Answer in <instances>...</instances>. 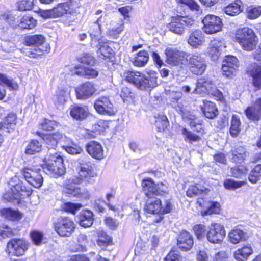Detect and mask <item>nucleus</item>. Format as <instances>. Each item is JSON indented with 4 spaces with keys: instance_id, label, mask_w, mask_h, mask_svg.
<instances>
[{
    "instance_id": "obj_1",
    "label": "nucleus",
    "mask_w": 261,
    "mask_h": 261,
    "mask_svg": "<svg viewBox=\"0 0 261 261\" xmlns=\"http://www.w3.org/2000/svg\"><path fill=\"white\" fill-rule=\"evenodd\" d=\"M165 93L168 96L169 104L171 107L180 114L185 121H187L192 128H196L195 130H201L203 129L202 121L197 119L195 115H192L186 110L183 104L181 92L165 89Z\"/></svg>"
},
{
    "instance_id": "obj_2",
    "label": "nucleus",
    "mask_w": 261,
    "mask_h": 261,
    "mask_svg": "<svg viewBox=\"0 0 261 261\" xmlns=\"http://www.w3.org/2000/svg\"><path fill=\"white\" fill-rule=\"evenodd\" d=\"M126 81L141 90H150L158 86V73L150 70L146 73L127 71L124 73Z\"/></svg>"
},
{
    "instance_id": "obj_3",
    "label": "nucleus",
    "mask_w": 261,
    "mask_h": 261,
    "mask_svg": "<svg viewBox=\"0 0 261 261\" xmlns=\"http://www.w3.org/2000/svg\"><path fill=\"white\" fill-rule=\"evenodd\" d=\"M234 40L243 49L247 51L255 49L258 43V38L255 32L248 27L238 30L235 33Z\"/></svg>"
},
{
    "instance_id": "obj_4",
    "label": "nucleus",
    "mask_w": 261,
    "mask_h": 261,
    "mask_svg": "<svg viewBox=\"0 0 261 261\" xmlns=\"http://www.w3.org/2000/svg\"><path fill=\"white\" fill-rule=\"evenodd\" d=\"M196 21L192 16L177 15L171 18L170 22L167 25L169 31L173 33L182 35L195 26Z\"/></svg>"
},
{
    "instance_id": "obj_5",
    "label": "nucleus",
    "mask_w": 261,
    "mask_h": 261,
    "mask_svg": "<svg viewBox=\"0 0 261 261\" xmlns=\"http://www.w3.org/2000/svg\"><path fill=\"white\" fill-rule=\"evenodd\" d=\"M44 161L46 164L44 169L47 170L51 176L57 178L65 173L63 159L59 155L50 154L44 159Z\"/></svg>"
},
{
    "instance_id": "obj_6",
    "label": "nucleus",
    "mask_w": 261,
    "mask_h": 261,
    "mask_svg": "<svg viewBox=\"0 0 261 261\" xmlns=\"http://www.w3.org/2000/svg\"><path fill=\"white\" fill-rule=\"evenodd\" d=\"M32 193L31 188L26 187L23 182L20 181L13 186L11 188L10 192L5 194L3 197L7 201L18 203L20 198L28 197Z\"/></svg>"
},
{
    "instance_id": "obj_7",
    "label": "nucleus",
    "mask_w": 261,
    "mask_h": 261,
    "mask_svg": "<svg viewBox=\"0 0 261 261\" xmlns=\"http://www.w3.org/2000/svg\"><path fill=\"white\" fill-rule=\"evenodd\" d=\"M55 231L62 237H70L74 232L75 225L68 217H60L54 222Z\"/></svg>"
},
{
    "instance_id": "obj_8",
    "label": "nucleus",
    "mask_w": 261,
    "mask_h": 261,
    "mask_svg": "<svg viewBox=\"0 0 261 261\" xmlns=\"http://www.w3.org/2000/svg\"><path fill=\"white\" fill-rule=\"evenodd\" d=\"M188 66L193 74L198 75L202 74L207 67L205 60L198 54L188 55L186 56Z\"/></svg>"
},
{
    "instance_id": "obj_9",
    "label": "nucleus",
    "mask_w": 261,
    "mask_h": 261,
    "mask_svg": "<svg viewBox=\"0 0 261 261\" xmlns=\"http://www.w3.org/2000/svg\"><path fill=\"white\" fill-rule=\"evenodd\" d=\"M25 42L27 46H34L35 52L31 51L29 56L31 58H37L44 52L47 51V48L44 47L42 45L45 42V37L40 34L27 36L25 37Z\"/></svg>"
},
{
    "instance_id": "obj_10",
    "label": "nucleus",
    "mask_w": 261,
    "mask_h": 261,
    "mask_svg": "<svg viewBox=\"0 0 261 261\" xmlns=\"http://www.w3.org/2000/svg\"><path fill=\"white\" fill-rule=\"evenodd\" d=\"M203 31L206 34H212L221 30L223 22L221 19L216 15L208 14L202 19Z\"/></svg>"
},
{
    "instance_id": "obj_11",
    "label": "nucleus",
    "mask_w": 261,
    "mask_h": 261,
    "mask_svg": "<svg viewBox=\"0 0 261 261\" xmlns=\"http://www.w3.org/2000/svg\"><path fill=\"white\" fill-rule=\"evenodd\" d=\"M41 170L36 168L25 167L21 170V173L25 180L32 186L38 188L43 183V177L40 173Z\"/></svg>"
},
{
    "instance_id": "obj_12",
    "label": "nucleus",
    "mask_w": 261,
    "mask_h": 261,
    "mask_svg": "<svg viewBox=\"0 0 261 261\" xmlns=\"http://www.w3.org/2000/svg\"><path fill=\"white\" fill-rule=\"evenodd\" d=\"M94 107L96 112L101 115L113 116L115 114L113 104L108 97L101 96L95 100Z\"/></svg>"
},
{
    "instance_id": "obj_13",
    "label": "nucleus",
    "mask_w": 261,
    "mask_h": 261,
    "mask_svg": "<svg viewBox=\"0 0 261 261\" xmlns=\"http://www.w3.org/2000/svg\"><path fill=\"white\" fill-rule=\"evenodd\" d=\"M70 8V4L67 2L58 4L53 9L40 11V15L44 18H58L67 13Z\"/></svg>"
},
{
    "instance_id": "obj_14",
    "label": "nucleus",
    "mask_w": 261,
    "mask_h": 261,
    "mask_svg": "<svg viewBox=\"0 0 261 261\" xmlns=\"http://www.w3.org/2000/svg\"><path fill=\"white\" fill-rule=\"evenodd\" d=\"M246 72L251 78V84L255 91L261 90V64L253 62L248 65Z\"/></svg>"
},
{
    "instance_id": "obj_15",
    "label": "nucleus",
    "mask_w": 261,
    "mask_h": 261,
    "mask_svg": "<svg viewBox=\"0 0 261 261\" xmlns=\"http://www.w3.org/2000/svg\"><path fill=\"white\" fill-rule=\"evenodd\" d=\"M28 246V243L22 239H12L7 244L9 253L17 256L23 255Z\"/></svg>"
},
{
    "instance_id": "obj_16",
    "label": "nucleus",
    "mask_w": 261,
    "mask_h": 261,
    "mask_svg": "<svg viewBox=\"0 0 261 261\" xmlns=\"http://www.w3.org/2000/svg\"><path fill=\"white\" fill-rule=\"evenodd\" d=\"M225 236V230L223 226L216 223L212 226L207 231L206 237L209 242L217 244L221 243Z\"/></svg>"
},
{
    "instance_id": "obj_17",
    "label": "nucleus",
    "mask_w": 261,
    "mask_h": 261,
    "mask_svg": "<svg viewBox=\"0 0 261 261\" xmlns=\"http://www.w3.org/2000/svg\"><path fill=\"white\" fill-rule=\"evenodd\" d=\"M224 62L222 66V73L227 77H230L238 67V60L233 56L228 55L225 57Z\"/></svg>"
},
{
    "instance_id": "obj_18",
    "label": "nucleus",
    "mask_w": 261,
    "mask_h": 261,
    "mask_svg": "<svg viewBox=\"0 0 261 261\" xmlns=\"http://www.w3.org/2000/svg\"><path fill=\"white\" fill-rule=\"evenodd\" d=\"M247 118L253 121H258L261 119V98H257L251 106L245 110Z\"/></svg>"
},
{
    "instance_id": "obj_19",
    "label": "nucleus",
    "mask_w": 261,
    "mask_h": 261,
    "mask_svg": "<svg viewBox=\"0 0 261 261\" xmlns=\"http://www.w3.org/2000/svg\"><path fill=\"white\" fill-rule=\"evenodd\" d=\"M197 203L201 207L205 208L201 212L203 216L217 214L220 211V204L217 202L205 201L203 198H198Z\"/></svg>"
},
{
    "instance_id": "obj_20",
    "label": "nucleus",
    "mask_w": 261,
    "mask_h": 261,
    "mask_svg": "<svg viewBox=\"0 0 261 261\" xmlns=\"http://www.w3.org/2000/svg\"><path fill=\"white\" fill-rule=\"evenodd\" d=\"M162 210L161 201L155 196L147 197L146 199V204L144 211L149 214H159Z\"/></svg>"
},
{
    "instance_id": "obj_21",
    "label": "nucleus",
    "mask_w": 261,
    "mask_h": 261,
    "mask_svg": "<svg viewBox=\"0 0 261 261\" xmlns=\"http://www.w3.org/2000/svg\"><path fill=\"white\" fill-rule=\"evenodd\" d=\"M95 91L93 84L90 82H86L76 89V94L78 99H86L91 97Z\"/></svg>"
},
{
    "instance_id": "obj_22",
    "label": "nucleus",
    "mask_w": 261,
    "mask_h": 261,
    "mask_svg": "<svg viewBox=\"0 0 261 261\" xmlns=\"http://www.w3.org/2000/svg\"><path fill=\"white\" fill-rule=\"evenodd\" d=\"M194 244L193 236L187 231L183 230L178 235L177 245L182 251L189 250Z\"/></svg>"
},
{
    "instance_id": "obj_23",
    "label": "nucleus",
    "mask_w": 261,
    "mask_h": 261,
    "mask_svg": "<svg viewBox=\"0 0 261 261\" xmlns=\"http://www.w3.org/2000/svg\"><path fill=\"white\" fill-rule=\"evenodd\" d=\"M94 174L91 166L88 164H81L79 172V178L74 177L71 179L72 182L75 184H79L83 180L89 182L90 178L94 177Z\"/></svg>"
},
{
    "instance_id": "obj_24",
    "label": "nucleus",
    "mask_w": 261,
    "mask_h": 261,
    "mask_svg": "<svg viewBox=\"0 0 261 261\" xmlns=\"http://www.w3.org/2000/svg\"><path fill=\"white\" fill-rule=\"evenodd\" d=\"M1 86L8 87L10 90H16L18 88V84L12 78L0 73V100H3L6 96V91L1 88Z\"/></svg>"
},
{
    "instance_id": "obj_25",
    "label": "nucleus",
    "mask_w": 261,
    "mask_h": 261,
    "mask_svg": "<svg viewBox=\"0 0 261 261\" xmlns=\"http://www.w3.org/2000/svg\"><path fill=\"white\" fill-rule=\"evenodd\" d=\"M213 86V82L211 79L208 76H203L198 79L193 93L194 94L205 93L212 89Z\"/></svg>"
},
{
    "instance_id": "obj_26",
    "label": "nucleus",
    "mask_w": 261,
    "mask_h": 261,
    "mask_svg": "<svg viewBox=\"0 0 261 261\" xmlns=\"http://www.w3.org/2000/svg\"><path fill=\"white\" fill-rule=\"evenodd\" d=\"M165 54L167 57V62L172 65L178 66L184 57V52L180 51L176 48H167L165 50Z\"/></svg>"
},
{
    "instance_id": "obj_27",
    "label": "nucleus",
    "mask_w": 261,
    "mask_h": 261,
    "mask_svg": "<svg viewBox=\"0 0 261 261\" xmlns=\"http://www.w3.org/2000/svg\"><path fill=\"white\" fill-rule=\"evenodd\" d=\"M87 151L93 158L101 160L103 157V150L101 144L95 141L89 142L86 146Z\"/></svg>"
},
{
    "instance_id": "obj_28",
    "label": "nucleus",
    "mask_w": 261,
    "mask_h": 261,
    "mask_svg": "<svg viewBox=\"0 0 261 261\" xmlns=\"http://www.w3.org/2000/svg\"><path fill=\"white\" fill-rule=\"evenodd\" d=\"M36 134L44 140L50 148L55 147L61 138V135L59 132L52 134H45L42 132H36Z\"/></svg>"
},
{
    "instance_id": "obj_29",
    "label": "nucleus",
    "mask_w": 261,
    "mask_h": 261,
    "mask_svg": "<svg viewBox=\"0 0 261 261\" xmlns=\"http://www.w3.org/2000/svg\"><path fill=\"white\" fill-rule=\"evenodd\" d=\"M201 110L205 117L209 119L214 118L218 114L215 103L209 101H203Z\"/></svg>"
},
{
    "instance_id": "obj_30",
    "label": "nucleus",
    "mask_w": 261,
    "mask_h": 261,
    "mask_svg": "<svg viewBox=\"0 0 261 261\" xmlns=\"http://www.w3.org/2000/svg\"><path fill=\"white\" fill-rule=\"evenodd\" d=\"M247 156L246 149L243 146H239L231 151L230 160L236 163L244 162Z\"/></svg>"
},
{
    "instance_id": "obj_31",
    "label": "nucleus",
    "mask_w": 261,
    "mask_h": 261,
    "mask_svg": "<svg viewBox=\"0 0 261 261\" xmlns=\"http://www.w3.org/2000/svg\"><path fill=\"white\" fill-rule=\"evenodd\" d=\"M0 21L7 27L15 28L18 26V20H17L16 16L10 11L1 12Z\"/></svg>"
},
{
    "instance_id": "obj_32",
    "label": "nucleus",
    "mask_w": 261,
    "mask_h": 261,
    "mask_svg": "<svg viewBox=\"0 0 261 261\" xmlns=\"http://www.w3.org/2000/svg\"><path fill=\"white\" fill-rule=\"evenodd\" d=\"M102 16H99L97 20L94 22L91 25L89 32L92 41H101V23Z\"/></svg>"
},
{
    "instance_id": "obj_33",
    "label": "nucleus",
    "mask_w": 261,
    "mask_h": 261,
    "mask_svg": "<svg viewBox=\"0 0 261 261\" xmlns=\"http://www.w3.org/2000/svg\"><path fill=\"white\" fill-rule=\"evenodd\" d=\"M70 115L74 119L82 120L85 119L88 113V109L86 106H73L70 112Z\"/></svg>"
},
{
    "instance_id": "obj_34",
    "label": "nucleus",
    "mask_w": 261,
    "mask_h": 261,
    "mask_svg": "<svg viewBox=\"0 0 261 261\" xmlns=\"http://www.w3.org/2000/svg\"><path fill=\"white\" fill-rule=\"evenodd\" d=\"M93 214L89 210L82 211L79 217V224L83 227H90L93 223Z\"/></svg>"
},
{
    "instance_id": "obj_35",
    "label": "nucleus",
    "mask_w": 261,
    "mask_h": 261,
    "mask_svg": "<svg viewBox=\"0 0 261 261\" xmlns=\"http://www.w3.org/2000/svg\"><path fill=\"white\" fill-rule=\"evenodd\" d=\"M97 48L98 56L102 59H110L113 54V49L108 45L107 42H102L101 40L98 42Z\"/></svg>"
},
{
    "instance_id": "obj_36",
    "label": "nucleus",
    "mask_w": 261,
    "mask_h": 261,
    "mask_svg": "<svg viewBox=\"0 0 261 261\" xmlns=\"http://www.w3.org/2000/svg\"><path fill=\"white\" fill-rule=\"evenodd\" d=\"M204 41V34L201 31L197 30L192 32L188 40V43L195 48L201 45Z\"/></svg>"
},
{
    "instance_id": "obj_37",
    "label": "nucleus",
    "mask_w": 261,
    "mask_h": 261,
    "mask_svg": "<svg viewBox=\"0 0 261 261\" xmlns=\"http://www.w3.org/2000/svg\"><path fill=\"white\" fill-rule=\"evenodd\" d=\"M243 3L241 0H236L234 3L229 4L224 8V12L227 15L236 16L243 10Z\"/></svg>"
},
{
    "instance_id": "obj_38",
    "label": "nucleus",
    "mask_w": 261,
    "mask_h": 261,
    "mask_svg": "<svg viewBox=\"0 0 261 261\" xmlns=\"http://www.w3.org/2000/svg\"><path fill=\"white\" fill-rule=\"evenodd\" d=\"M37 21L30 15L23 16L19 19L18 26L22 29L31 30L37 25Z\"/></svg>"
},
{
    "instance_id": "obj_39",
    "label": "nucleus",
    "mask_w": 261,
    "mask_h": 261,
    "mask_svg": "<svg viewBox=\"0 0 261 261\" xmlns=\"http://www.w3.org/2000/svg\"><path fill=\"white\" fill-rule=\"evenodd\" d=\"M17 121V116L14 113H10L4 119V124L0 122L1 129H14Z\"/></svg>"
},
{
    "instance_id": "obj_40",
    "label": "nucleus",
    "mask_w": 261,
    "mask_h": 261,
    "mask_svg": "<svg viewBox=\"0 0 261 261\" xmlns=\"http://www.w3.org/2000/svg\"><path fill=\"white\" fill-rule=\"evenodd\" d=\"M252 252L253 251L251 246H246L237 250L234 253V257L238 261H244L247 259Z\"/></svg>"
},
{
    "instance_id": "obj_41",
    "label": "nucleus",
    "mask_w": 261,
    "mask_h": 261,
    "mask_svg": "<svg viewBox=\"0 0 261 261\" xmlns=\"http://www.w3.org/2000/svg\"><path fill=\"white\" fill-rule=\"evenodd\" d=\"M1 215L11 221H17L22 218L21 214L16 210L11 208H3L0 211Z\"/></svg>"
},
{
    "instance_id": "obj_42",
    "label": "nucleus",
    "mask_w": 261,
    "mask_h": 261,
    "mask_svg": "<svg viewBox=\"0 0 261 261\" xmlns=\"http://www.w3.org/2000/svg\"><path fill=\"white\" fill-rule=\"evenodd\" d=\"M149 60V54L147 51L142 50L138 52L133 61V64L137 67L144 66Z\"/></svg>"
},
{
    "instance_id": "obj_43",
    "label": "nucleus",
    "mask_w": 261,
    "mask_h": 261,
    "mask_svg": "<svg viewBox=\"0 0 261 261\" xmlns=\"http://www.w3.org/2000/svg\"><path fill=\"white\" fill-rule=\"evenodd\" d=\"M206 194V189L201 187L200 185H191L187 191V195L190 197L198 196H204Z\"/></svg>"
},
{
    "instance_id": "obj_44",
    "label": "nucleus",
    "mask_w": 261,
    "mask_h": 261,
    "mask_svg": "<svg viewBox=\"0 0 261 261\" xmlns=\"http://www.w3.org/2000/svg\"><path fill=\"white\" fill-rule=\"evenodd\" d=\"M143 191L146 197L153 196L155 184L150 178L144 179L142 181Z\"/></svg>"
},
{
    "instance_id": "obj_45",
    "label": "nucleus",
    "mask_w": 261,
    "mask_h": 261,
    "mask_svg": "<svg viewBox=\"0 0 261 261\" xmlns=\"http://www.w3.org/2000/svg\"><path fill=\"white\" fill-rule=\"evenodd\" d=\"M244 232L239 229H236L232 230L229 234V239L230 242L233 244H237L240 241L245 240Z\"/></svg>"
},
{
    "instance_id": "obj_46",
    "label": "nucleus",
    "mask_w": 261,
    "mask_h": 261,
    "mask_svg": "<svg viewBox=\"0 0 261 261\" xmlns=\"http://www.w3.org/2000/svg\"><path fill=\"white\" fill-rule=\"evenodd\" d=\"M112 25L113 26L108 29V34L112 39H117L119 37V34L124 30V24L121 22L115 25V23L113 22Z\"/></svg>"
},
{
    "instance_id": "obj_47",
    "label": "nucleus",
    "mask_w": 261,
    "mask_h": 261,
    "mask_svg": "<svg viewBox=\"0 0 261 261\" xmlns=\"http://www.w3.org/2000/svg\"><path fill=\"white\" fill-rule=\"evenodd\" d=\"M261 178V164L256 165L250 171L248 176L249 181L252 184H256Z\"/></svg>"
},
{
    "instance_id": "obj_48",
    "label": "nucleus",
    "mask_w": 261,
    "mask_h": 261,
    "mask_svg": "<svg viewBox=\"0 0 261 261\" xmlns=\"http://www.w3.org/2000/svg\"><path fill=\"white\" fill-rule=\"evenodd\" d=\"M41 147L42 145L39 141L33 140L27 146L25 153L28 154H34L40 152L41 150Z\"/></svg>"
},
{
    "instance_id": "obj_49",
    "label": "nucleus",
    "mask_w": 261,
    "mask_h": 261,
    "mask_svg": "<svg viewBox=\"0 0 261 261\" xmlns=\"http://www.w3.org/2000/svg\"><path fill=\"white\" fill-rule=\"evenodd\" d=\"M155 125L158 130H166V129H168L169 122L167 117L164 115H160L155 120Z\"/></svg>"
},
{
    "instance_id": "obj_50",
    "label": "nucleus",
    "mask_w": 261,
    "mask_h": 261,
    "mask_svg": "<svg viewBox=\"0 0 261 261\" xmlns=\"http://www.w3.org/2000/svg\"><path fill=\"white\" fill-rule=\"evenodd\" d=\"M246 184L245 181H237L232 179H228L224 181V186L226 189L234 190L242 187Z\"/></svg>"
},
{
    "instance_id": "obj_51",
    "label": "nucleus",
    "mask_w": 261,
    "mask_h": 261,
    "mask_svg": "<svg viewBox=\"0 0 261 261\" xmlns=\"http://www.w3.org/2000/svg\"><path fill=\"white\" fill-rule=\"evenodd\" d=\"M120 96L124 102L130 103L133 101L135 98V94L126 87H123L121 88Z\"/></svg>"
},
{
    "instance_id": "obj_52",
    "label": "nucleus",
    "mask_w": 261,
    "mask_h": 261,
    "mask_svg": "<svg viewBox=\"0 0 261 261\" xmlns=\"http://www.w3.org/2000/svg\"><path fill=\"white\" fill-rule=\"evenodd\" d=\"M261 15V6H251L247 9V15L249 19H254Z\"/></svg>"
},
{
    "instance_id": "obj_53",
    "label": "nucleus",
    "mask_w": 261,
    "mask_h": 261,
    "mask_svg": "<svg viewBox=\"0 0 261 261\" xmlns=\"http://www.w3.org/2000/svg\"><path fill=\"white\" fill-rule=\"evenodd\" d=\"M78 61L84 64L89 66L93 65L95 63V59L93 56L89 53H84L77 58Z\"/></svg>"
},
{
    "instance_id": "obj_54",
    "label": "nucleus",
    "mask_w": 261,
    "mask_h": 261,
    "mask_svg": "<svg viewBox=\"0 0 261 261\" xmlns=\"http://www.w3.org/2000/svg\"><path fill=\"white\" fill-rule=\"evenodd\" d=\"M42 130H54L59 129L60 124L55 121H51L46 119L43 120L41 124Z\"/></svg>"
},
{
    "instance_id": "obj_55",
    "label": "nucleus",
    "mask_w": 261,
    "mask_h": 261,
    "mask_svg": "<svg viewBox=\"0 0 261 261\" xmlns=\"http://www.w3.org/2000/svg\"><path fill=\"white\" fill-rule=\"evenodd\" d=\"M247 172V169L244 166H236L230 169L231 175L236 178H241Z\"/></svg>"
},
{
    "instance_id": "obj_56",
    "label": "nucleus",
    "mask_w": 261,
    "mask_h": 261,
    "mask_svg": "<svg viewBox=\"0 0 261 261\" xmlns=\"http://www.w3.org/2000/svg\"><path fill=\"white\" fill-rule=\"evenodd\" d=\"M64 192L70 197H79L81 189L76 185H68L64 189Z\"/></svg>"
},
{
    "instance_id": "obj_57",
    "label": "nucleus",
    "mask_w": 261,
    "mask_h": 261,
    "mask_svg": "<svg viewBox=\"0 0 261 261\" xmlns=\"http://www.w3.org/2000/svg\"><path fill=\"white\" fill-rule=\"evenodd\" d=\"M34 0H19L17 3L18 9L20 11H27L34 8Z\"/></svg>"
},
{
    "instance_id": "obj_58",
    "label": "nucleus",
    "mask_w": 261,
    "mask_h": 261,
    "mask_svg": "<svg viewBox=\"0 0 261 261\" xmlns=\"http://www.w3.org/2000/svg\"><path fill=\"white\" fill-rule=\"evenodd\" d=\"M112 239L111 237L107 235L103 232H101V235L99 236V239L97 241L98 245L102 247V248L110 245Z\"/></svg>"
},
{
    "instance_id": "obj_59",
    "label": "nucleus",
    "mask_w": 261,
    "mask_h": 261,
    "mask_svg": "<svg viewBox=\"0 0 261 261\" xmlns=\"http://www.w3.org/2000/svg\"><path fill=\"white\" fill-rule=\"evenodd\" d=\"M193 230L198 239L203 238L206 234V229L203 224H197L193 227Z\"/></svg>"
},
{
    "instance_id": "obj_60",
    "label": "nucleus",
    "mask_w": 261,
    "mask_h": 261,
    "mask_svg": "<svg viewBox=\"0 0 261 261\" xmlns=\"http://www.w3.org/2000/svg\"><path fill=\"white\" fill-rule=\"evenodd\" d=\"M168 189L166 185L162 182L155 184L154 191L153 192V196L156 195H162L165 193H167Z\"/></svg>"
},
{
    "instance_id": "obj_61",
    "label": "nucleus",
    "mask_w": 261,
    "mask_h": 261,
    "mask_svg": "<svg viewBox=\"0 0 261 261\" xmlns=\"http://www.w3.org/2000/svg\"><path fill=\"white\" fill-rule=\"evenodd\" d=\"M81 207L82 205L81 204L67 202L64 204L63 209L66 212L74 214Z\"/></svg>"
},
{
    "instance_id": "obj_62",
    "label": "nucleus",
    "mask_w": 261,
    "mask_h": 261,
    "mask_svg": "<svg viewBox=\"0 0 261 261\" xmlns=\"http://www.w3.org/2000/svg\"><path fill=\"white\" fill-rule=\"evenodd\" d=\"M183 134L185 137V140L190 143L194 142H198L201 139L200 136L193 133L192 132H183Z\"/></svg>"
},
{
    "instance_id": "obj_63",
    "label": "nucleus",
    "mask_w": 261,
    "mask_h": 261,
    "mask_svg": "<svg viewBox=\"0 0 261 261\" xmlns=\"http://www.w3.org/2000/svg\"><path fill=\"white\" fill-rule=\"evenodd\" d=\"M31 237L35 245H39L42 243L43 234L40 231L35 230L31 232Z\"/></svg>"
},
{
    "instance_id": "obj_64",
    "label": "nucleus",
    "mask_w": 261,
    "mask_h": 261,
    "mask_svg": "<svg viewBox=\"0 0 261 261\" xmlns=\"http://www.w3.org/2000/svg\"><path fill=\"white\" fill-rule=\"evenodd\" d=\"M181 257L177 251L172 250L164 259V261H180Z\"/></svg>"
}]
</instances>
